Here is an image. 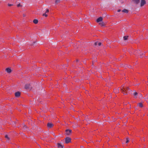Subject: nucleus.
Returning a JSON list of instances; mask_svg holds the SVG:
<instances>
[{"instance_id":"21","label":"nucleus","mask_w":148,"mask_h":148,"mask_svg":"<svg viewBox=\"0 0 148 148\" xmlns=\"http://www.w3.org/2000/svg\"><path fill=\"white\" fill-rule=\"evenodd\" d=\"M138 95V93L137 92H135L134 94V96H136Z\"/></svg>"},{"instance_id":"6","label":"nucleus","mask_w":148,"mask_h":148,"mask_svg":"<svg viewBox=\"0 0 148 148\" xmlns=\"http://www.w3.org/2000/svg\"><path fill=\"white\" fill-rule=\"evenodd\" d=\"M53 126V125L52 123H48L47 124V126L48 128H51Z\"/></svg>"},{"instance_id":"26","label":"nucleus","mask_w":148,"mask_h":148,"mask_svg":"<svg viewBox=\"0 0 148 148\" xmlns=\"http://www.w3.org/2000/svg\"><path fill=\"white\" fill-rule=\"evenodd\" d=\"M97 43H98V42H95V45H97Z\"/></svg>"},{"instance_id":"14","label":"nucleus","mask_w":148,"mask_h":148,"mask_svg":"<svg viewBox=\"0 0 148 148\" xmlns=\"http://www.w3.org/2000/svg\"><path fill=\"white\" fill-rule=\"evenodd\" d=\"M122 12H123L127 13H128V12L129 11L127 9H124L122 11Z\"/></svg>"},{"instance_id":"3","label":"nucleus","mask_w":148,"mask_h":148,"mask_svg":"<svg viewBox=\"0 0 148 148\" xmlns=\"http://www.w3.org/2000/svg\"><path fill=\"white\" fill-rule=\"evenodd\" d=\"M146 1L145 0H141L140 3V6L142 7L146 4Z\"/></svg>"},{"instance_id":"9","label":"nucleus","mask_w":148,"mask_h":148,"mask_svg":"<svg viewBox=\"0 0 148 148\" xmlns=\"http://www.w3.org/2000/svg\"><path fill=\"white\" fill-rule=\"evenodd\" d=\"M21 95V93L19 92H17L15 93V95L16 97H19Z\"/></svg>"},{"instance_id":"19","label":"nucleus","mask_w":148,"mask_h":148,"mask_svg":"<svg viewBox=\"0 0 148 148\" xmlns=\"http://www.w3.org/2000/svg\"><path fill=\"white\" fill-rule=\"evenodd\" d=\"M129 142V140L128 138H126V143H128Z\"/></svg>"},{"instance_id":"10","label":"nucleus","mask_w":148,"mask_h":148,"mask_svg":"<svg viewBox=\"0 0 148 148\" xmlns=\"http://www.w3.org/2000/svg\"><path fill=\"white\" fill-rule=\"evenodd\" d=\"M136 4H138L140 1V0H132Z\"/></svg>"},{"instance_id":"28","label":"nucleus","mask_w":148,"mask_h":148,"mask_svg":"<svg viewBox=\"0 0 148 148\" xmlns=\"http://www.w3.org/2000/svg\"><path fill=\"white\" fill-rule=\"evenodd\" d=\"M23 16L24 17V16H25V14H23Z\"/></svg>"},{"instance_id":"2","label":"nucleus","mask_w":148,"mask_h":148,"mask_svg":"<svg viewBox=\"0 0 148 148\" xmlns=\"http://www.w3.org/2000/svg\"><path fill=\"white\" fill-rule=\"evenodd\" d=\"M71 141V139L69 137H67L65 138V142L66 144L70 142Z\"/></svg>"},{"instance_id":"12","label":"nucleus","mask_w":148,"mask_h":148,"mask_svg":"<svg viewBox=\"0 0 148 148\" xmlns=\"http://www.w3.org/2000/svg\"><path fill=\"white\" fill-rule=\"evenodd\" d=\"M99 24L101 26H106V24H105L103 22L100 23H99Z\"/></svg>"},{"instance_id":"8","label":"nucleus","mask_w":148,"mask_h":148,"mask_svg":"<svg viewBox=\"0 0 148 148\" xmlns=\"http://www.w3.org/2000/svg\"><path fill=\"white\" fill-rule=\"evenodd\" d=\"M58 147V148H63L64 145H62L61 143H58L57 144Z\"/></svg>"},{"instance_id":"17","label":"nucleus","mask_w":148,"mask_h":148,"mask_svg":"<svg viewBox=\"0 0 148 148\" xmlns=\"http://www.w3.org/2000/svg\"><path fill=\"white\" fill-rule=\"evenodd\" d=\"M5 138H7L8 140H9L10 139V138L8 137V136L7 135H5Z\"/></svg>"},{"instance_id":"20","label":"nucleus","mask_w":148,"mask_h":148,"mask_svg":"<svg viewBox=\"0 0 148 148\" xmlns=\"http://www.w3.org/2000/svg\"><path fill=\"white\" fill-rule=\"evenodd\" d=\"M43 16H45L46 17L47 16V14H46V13H45L43 14Z\"/></svg>"},{"instance_id":"27","label":"nucleus","mask_w":148,"mask_h":148,"mask_svg":"<svg viewBox=\"0 0 148 148\" xmlns=\"http://www.w3.org/2000/svg\"><path fill=\"white\" fill-rule=\"evenodd\" d=\"M121 11V10H117V12H120V11Z\"/></svg>"},{"instance_id":"13","label":"nucleus","mask_w":148,"mask_h":148,"mask_svg":"<svg viewBox=\"0 0 148 148\" xmlns=\"http://www.w3.org/2000/svg\"><path fill=\"white\" fill-rule=\"evenodd\" d=\"M33 23L35 24H37L38 23V21L37 19H35L33 21Z\"/></svg>"},{"instance_id":"22","label":"nucleus","mask_w":148,"mask_h":148,"mask_svg":"<svg viewBox=\"0 0 148 148\" xmlns=\"http://www.w3.org/2000/svg\"><path fill=\"white\" fill-rule=\"evenodd\" d=\"M17 7H19L20 6L22 7V5H21V4L19 3L17 5Z\"/></svg>"},{"instance_id":"15","label":"nucleus","mask_w":148,"mask_h":148,"mask_svg":"<svg viewBox=\"0 0 148 148\" xmlns=\"http://www.w3.org/2000/svg\"><path fill=\"white\" fill-rule=\"evenodd\" d=\"M138 105L139 107L140 108H142L143 107V104L141 103H139Z\"/></svg>"},{"instance_id":"16","label":"nucleus","mask_w":148,"mask_h":148,"mask_svg":"<svg viewBox=\"0 0 148 148\" xmlns=\"http://www.w3.org/2000/svg\"><path fill=\"white\" fill-rule=\"evenodd\" d=\"M128 37V36H125L123 37L124 40H126L127 39Z\"/></svg>"},{"instance_id":"1","label":"nucleus","mask_w":148,"mask_h":148,"mask_svg":"<svg viewBox=\"0 0 148 148\" xmlns=\"http://www.w3.org/2000/svg\"><path fill=\"white\" fill-rule=\"evenodd\" d=\"M120 89L121 92L124 94H125V93L127 94V90H129L130 89L128 87H125L123 85L121 86Z\"/></svg>"},{"instance_id":"24","label":"nucleus","mask_w":148,"mask_h":148,"mask_svg":"<svg viewBox=\"0 0 148 148\" xmlns=\"http://www.w3.org/2000/svg\"><path fill=\"white\" fill-rule=\"evenodd\" d=\"M98 43L99 46H100L101 44V42H98Z\"/></svg>"},{"instance_id":"11","label":"nucleus","mask_w":148,"mask_h":148,"mask_svg":"<svg viewBox=\"0 0 148 148\" xmlns=\"http://www.w3.org/2000/svg\"><path fill=\"white\" fill-rule=\"evenodd\" d=\"M5 71L8 73H10L12 71L11 70V69L9 68H6L5 69Z\"/></svg>"},{"instance_id":"23","label":"nucleus","mask_w":148,"mask_h":148,"mask_svg":"<svg viewBox=\"0 0 148 148\" xmlns=\"http://www.w3.org/2000/svg\"><path fill=\"white\" fill-rule=\"evenodd\" d=\"M13 5V4H10L9 3H8V5L9 6H12Z\"/></svg>"},{"instance_id":"4","label":"nucleus","mask_w":148,"mask_h":148,"mask_svg":"<svg viewBox=\"0 0 148 148\" xmlns=\"http://www.w3.org/2000/svg\"><path fill=\"white\" fill-rule=\"evenodd\" d=\"M71 132V130H66V134L67 135H69L70 134Z\"/></svg>"},{"instance_id":"18","label":"nucleus","mask_w":148,"mask_h":148,"mask_svg":"<svg viewBox=\"0 0 148 148\" xmlns=\"http://www.w3.org/2000/svg\"><path fill=\"white\" fill-rule=\"evenodd\" d=\"M60 2V0H56L55 1V3L56 4H57L58 3H59Z\"/></svg>"},{"instance_id":"5","label":"nucleus","mask_w":148,"mask_h":148,"mask_svg":"<svg viewBox=\"0 0 148 148\" xmlns=\"http://www.w3.org/2000/svg\"><path fill=\"white\" fill-rule=\"evenodd\" d=\"M30 84H26L25 86V88L26 89H28L30 88Z\"/></svg>"},{"instance_id":"25","label":"nucleus","mask_w":148,"mask_h":148,"mask_svg":"<svg viewBox=\"0 0 148 148\" xmlns=\"http://www.w3.org/2000/svg\"><path fill=\"white\" fill-rule=\"evenodd\" d=\"M49 12V10L48 9H47L46 10V11L45 12V13H48Z\"/></svg>"},{"instance_id":"7","label":"nucleus","mask_w":148,"mask_h":148,"mask_svg":"<svg viewBox=\"0 0 148 148\" xmlns=\"http://www.w3.org/2000/svg\"><path fill=\"white\" fill-rule=\"evenodd\" d=\"M103 20V18L102 17H100L99 18H98L96 20V21L98 23L99 22Z\"/></svg>"}]
</instances>
